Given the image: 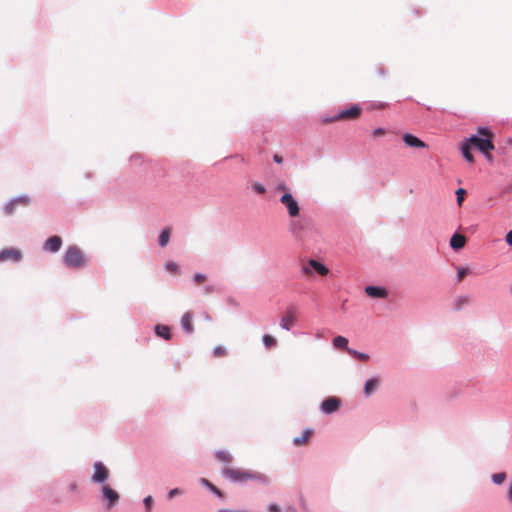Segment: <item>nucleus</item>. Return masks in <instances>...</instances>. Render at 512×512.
I'll list each match as a JSON object with an SVG mask.
<instances>
[{
    "label": "nucleus",
    "instance_id": "ddd939ff",
    "mask_svg": "<svg viewBox=\"0 0 512 512\" xmlns=\"http://www.w3.org/2000/svg\"><path fill=\"white\" fill-rule=\"evenodd\" d=\"M381 380L378 376L369 378L365 381L363 386V395L366 398H369L372 396L380 387Z\"/></svg>",
    "mask_w": 512,
    "mask_h": 512
},
{
    "label": "nucleus",
    "instance_id": "49530a36",
    "mask_svg": "<svg viewBox=\"0 0 512 512\" xmlns=\"http://www.w3.org/2000/svg\"><path fill=\"white\" fill-rule=\"evenodd\" d=\"M507 500L512 503V482L509 485L508 491H507Z\"/></svg>",
    "mask_w": 512,
    "mask_h": 512
},
{
    "label": "nucleus",
    "instance_id": "864d4df0",
    "mask_svg": "<svg viewBox=\"0 0 512 512\" xmlns=\"http://www.w3.org/2000/svg\"><path fill=\"white\" fill-rule=\"evenodd\" d=\"M379 73H380L381 75H384V70L381 68V69L379 70Z\"/></svg>",
    "mask_w": 512,
    "mask_h": 512
},
{
    "label": "nucleus",
    "instance_id": "393cba45",
    "mask_svg": "<svg viewBox=\"0 0 512 512\" xmlns=\"http://www.w3.org/2000/svg\"><path fill=\"white\" fill-rule=\"evenodd\" d=\"M471 148L472 147L470 146V144L467 143L466 141L461 146L463 157L465 158L466 161L470 163L474 161L473 154L471 153Z\"/></svg>",
    "mask_w": 512,
    "mask_h": 512
},
{
    "label": "nucleus",
    "instance_id": "7ed1b4c3",
    "mask_svg": "<svg viewBox=\"0 0 512 512\" xmlns=\"http://www.w3.org/2000/svg\"><path fill=\"white\" fill-rule=\"evenodd\" d=\"M307 227V220L300 215L298 217H290V220L287 223V230L289 234L297 241L303 239Z\"/></svg>",
    "mask_w": 512,
    "mask_h": 512
},
{
    "label": "nucleus",
    "instance_id": "473e14b6",
    "mask_svg": "<svg viewBox=\"0 0 512 512\" xmlns=\"http://www.w3.org/2000/svg\"><path fill=\"white\" fill-rule=\"evenodd\" d=\"M143 504L145 506V509L147 512H151L152 510V504H153V498L152 496L148 495L143 499Z\"/></svg>",
    "mask_w": 512,
    "mask_h": 512
},
{
    "label": "nucleus",
    "instance_id": "4c0bfd02",
    "mask_svg": "<svg viewBox=\"0 0 512 512\" xmlns=\"http://www.w3.org/2000/svg\"><path fill=\"white\" fill-rule=\"evenodd\" d=\"M213 354L215 357H220L226 354V349L223 346H216L213 349Z\"/></svg>",
    "mask_w": 512,
    "mask_h": 512
},
{
    "label": "nucleus",
    "instance_id": "de8ad7c7",
    "mask_svg": "<svg viewBox=\"0 0 512 512\" xmlns=\"http://www.w3.org/2000/svg\"><path fill=\"white\" fill-rule=\"evenodd\" d=\"M77 487H78L77 483L73 482V483L69 484L68 489H69V491L74 492L77 490Z\"/></svg>",
    "mask_w": 512,
    "mask_h": 512
},
{
    "label": "nucleus",
    "instance_id": "0eeeda50",
    "mask_svg": "<svg viewBox=\"0 0 512 512\" xmlns=\"http://www.w3.org/2000/svg\"><path fill=\"white\" fill-rule=\"evenodd\" d=\"M342 405V401L335 396H330L323 400L320 405V410L325 415H330L339 410Z\"/></svg>",
    "mask_w": 512,
    "mask_h": 512
},
{
    "label": "nucleus",
    "instance_id": "b1692460",
    "mask_svg": "<svg viewBox=\"0 0 512 512\" xmlns=\"http://www.w3.org/2000/svg\"><path fill=\"white\" fill-rule=\"evenodd\" d=\"M199 483L200 485L208 488L214 495H216L217 497L221 498L223 497V493L221 492V490H219L215 485H213L209 480H207L206 478H200L199 479Z\"/></svg>",
    "mask_w": 512,
    "mask_h": 512
},
{
    "label": "nucleus",
    "instance_id": "bb28decb",
    "mask_svg": "<svg viewBox=\"0 0 512 512\" xmlns=\"http://www.w3.org/2000/svg\"><path fill=\"white\" fill-rule=\"evenodd\" d=\"M347 345H348V339L345 338L344 336H336L333 339V346L335 348H343V349L347 350V348H348Z\"/></svg>",
    "mask_w": 512,
    "mask_h": 512
},
{
    "label": "nucleus",
    "instance_id": "a18cd8bd",
    "mask_svg": "<svg viewBox=\"0 0 512 512\" xmlns=\"http://www.w3.org/2000/svg\"><path fill=\"white\" fill-rule=\"evenodd\" d=\"M505 240L508 245L512 246V230H510L505 237Z\"/></svg>",
    "mask_w": 512,
    "mask_h": 512
},
{
    "label": "nucleus",
    "instance_id": "3c124183",
    "mask_svg": "<svg viewBox=\"0 0 512 512\" xmlns=\"http://www.w3.org/2000/svg\"><path fill=\"white\" fill-rule=\"evenodd\" d=\"M385 103H378V104H373V108H384L385 107Z\"/></svg>",
    "mask_w": 512,
    "mask_h": 512
},
{
    "label": "nucleus",
    "instance_id": "f3484780",
    "mask_svg": "<svg viewBox=\"0 0 512 512\" xmlns=\"http://www.w3.org/2000/svg\"><path fill=\"white\" fill-rule=\"evenodd\" d=\"M192 318L193 314L190 311L184 313L183 316L181 317V327L188 334H191L194 331L192 325Z\"/></svg>",
    "mask_w": 512,
    "mask_h": 512
},
{
    "label": "nucleus",
    "instance_id": "f8f14e48",
    "mask_svg": "<svg viewBox=\"0 0 512 512\" xmlns=\"http://www.w3.org/2000/svg\"><path fill=\"white\" fill-rule=\"evenodd\" d=\"M296 307L290 306L285 311V314L282 316L280 321V327L286 331L291 329V325L294 324L296 319Z\"/></svg>",
    "mask_w": 512,
    "mask_h": 512
},
{
    "label": "nucleus",
    "instance_id": "6ab92c4d",
    "mask_svg": "<svg viewBox=\"0 0 512 512\" xmlns=\"http://www.w3.org/2000/svg\"><path fill=\"white\" fill-rule=\"evenodd\" d=\"M466 239L464 236L455 233L450 239V247L454 250H460L465 246Z\"/></svg>",
    "mask_w": 512,
    "mask_h": 512
},
{
    "label": "nucleus",
    "instance_id": "8fccbe9b",
    "mask_svg": "<svg viewBox=\"0 0 512 512\" xmlns=\"http://www.w3.org/2000/svg\"><path fill=\"white\" fill-rule=\"evenodd\" d=\"M217 512H248L246 510H229V509H220Z\"/></svg>",
    "mask_w": 512,
    "mask_h": 512
},
{
    "label": "nucleus",
    "instance_id": "603ef678",
    "mask_svg": "<svg viewBox=\"0 0 512 512\" xmlns=\"http://www.w3.org/2000/svg\"><path fill=\"white\" fill-rule=\"evenodd\" d=\"M141 160V155H133L131 157V161H140Z\"/></svg>",
    "mask_w": 512,
    "mask_h": 512
},
{
    "label": "nucleus",
    "instance_id": "dca6fc26",
    "mask_svg": "<svg viewBox=\"0 0 512 512\" xmlns=\"http://www.w3.org/2000/svg\"><path fill=\"white\" fill-rule=\"evenodd\" d=\"M402 138H403L404 143L409 147H413V148H426L427 147V144L425 142H423L422 140H420L419 138H417L416 136H414L410 133H405Z\"/></svg>",
    "mask_w": 512,
    "mask_h": 512
},
{
    "label": "nucleus",
    "instance_id": "ea45409f",
    "mask_svg": "<svg viewBox=\"0 0 512 512\" xmlns=\"http://www.w3.org/2000/svg\"><path fill=\"white\" fill-rule=\"evenodd\" d=\"M301 271L304 275L306 276H311L313 274V269L309 266V264H304L302 267H301Z\"/></svg>",
    "mask_w": 512,
    "mask_h": 512
},
{
    "label": "nucleus",
    "instance_id": "2eb2a0df",
    "mask_svg": "<svg viewBox=\"0 0 512 512\" xmlns=\"http://www.w3.org/2000/svg\"><path fill=\"white\" fill-rule=\"evenodd\" d=\"M62 246V239L59 236L49 237L43 244V250L50 253H56Z\"/></svg>",
    "mask_w": 512,
    "mask_h": 512
},
{
    "label": "nucleus",
    "instance_id": "412c9836",
    "mask_svg": "<svg viewBox=\"0 0 512 512\" xmlns=\"http://www.w3.org/2000/svg\"><path fill=\"white\" fill-rule=\"evenodd\" d=\"M471 299L468 295H460L453 301L452 307L455 311H460L464 306L470 303Z\"/></svg>",
    "mask_w": 512,
    "mask_h": 512
},
{
    "label": "nucleus",
    "instance_id": "c9c22d12",
    "mask_svg": "<svg viewBox=\"0 0 512 512\" xmlns=\"http://www.w3.org/2000/svg\"><path fill=\"white\" fill-rule=\"evenodd\" d=\"M468 272H469L468 268H465V267L458 268L457 280L461 281L468 274Z\"/></svg>",
    "mask_w": 512,
    "mask_h": 512
},
{
    "label": "nucleus",
    "instance_id": "79ce46f5",
    "mask_svg": "<svg viewBox=\"0 0 512 512\" xmlns=\"http://www.w3.org/2000/svg\"><path fill=\"white\" fill-rule=\"evenodd\" d=\"M215 291V288L213 285H206L204 288H203V293L204 294H211Z\"/></svg>",
    "mask_w": 512,
    "mask_h": 512
},
{
    "label": "nucleus",
    "instance_id": "37998d69",
    "mask_svg": "<svg viewBox=\"0 0 512 512\" xmlns=\"http://www.w3.org/2000/svg\"><path fill=\"white\" fill-rule=\"evenodd\" d=\"M276 189L279 190V191H284V193L289 192L288 191L289 189H288V187H287V185L285 183H279L277 185Z\"/></svg>",
    "mask_w": 512,
    "mask_h": 512
},
{
    "label": "nucleus",
    "instance_id": "1a4fd4ad",
    "mask_svg": "<svg viewBox=\"0 0 512 512\" xmlns=\"http://www.w3.org/2000/svg\"><path fill=\"white\" fill-rule=\"evenodd\" d=\"M101 493L103 498L107 500V503L105 505L106 509L113 508L120 499L119 494L109 485H103L101 488Z\"/></svg>",
    "mask_w": 512,
    "mask_h": 512
},
{
    "label": "nucleus",
    "instance_id": "39448f33",
    "mask_svg": "<svg viewBox=\"0 0 512 512\" xmlns=\"http://www.w3.org/2000/svg\"><path fill=\"white\" fill-rule=\"evenodd\" d=\"M280 203L285 206L289 217H298L300 214V206L298 201L290 192L284 193L280 199Z\"/></svg>",
    "mask_w": 512,
    "mask_h": 512
},
{
    "label": "nucleus",
    "instance_id": "4468645a",
    "mask_svg": "<svg viewBox=\"0 0 512 512\" xmlns=\"http://www.w3.org/2000/svg\"><path fill=\"white\" fill-rule=\"evenodd\" d=\"M364 291L371 298L385 299L389 295V291L383 286L368 285Z\"/></svg>",
    "mask_w": 512,
    "mask_h": 512
},
{
    "label": "nucleus",
    "instance_id": "20e7f679",
    "mask_svg": "<svg viewBox=\"0 0 512 512\" xmlns=\"http://www.w3.org/2000/svg\"><path fill=\"white\" fill-rule=\"evenodd\" d=\"M362 108L358 104L352 105L350 108L340 111L332 117L323 116L321 121L325 124L342 119H356L360 116Z\"/></svg>",
    "mask_w": 512,
    "mask_h": 512
},
{
    "label": "nucleus",
    "instance_id": "58836bf2",
    "mask_svg": "<svg viewBox=\"0 0 512 512\" xmlns=\"http://www.w3.org/2000/svg\"><path fill=\"white\" fill-rule=\"evenodd\" d=\"M182 494V491L181 489L179 488H173L171 489L168 494H167V499L171 500L173 499L174 497L178 496V495H181Z\"/></svg>",
    "mask_w": 512,
    "mask_h": 512
},
{
    "label": "nucleus",
    "instance_id": "aec40b11",
    "mask_svg": "<svg viewBox=\"0 0 512 512\" xmlns=\"http://www.w3.org/2000/svg\"><path fill=\"white\" fill-rule=\"evenodd\" d=\"M308 264L314 271H316L321 276H325L329 273V269L324 264L320 263L315 259H309Z\"/></svg>",
    "mask_w": 512,
    "mask_h": 512
},
{
    "label": "nucleus",
    "instance_id": "f704fd0d",
    "mask_svg": "<svg viewBox=\"0 0 512 512\" xmlns=\"http://www.w3.org/2000/svg\"><path fill=\"white\" fill-rule=\"evenodd\" d=\"M165 268L167 271L172 272V273L179 272V266L175 262H167L165 264Z\"/></svg>",
    "mask_w": 512,
    "mask_h": 512
},
{
    "label": "nucleus",
    "instance_id": "4be33fe9",
    "mask_svg": "<svg viewBox=\"0 0 512 512\" xmlns=\"http://www.w3.org/2000/svg\"><path fill=\"white\" fill-rule=\"evenodd\" d=\"M312 433H313V430L310 428L303 430L301 436L295 437L293 439V441H292L293 444L295 446H301V445L305 444L308 441V439Z\"/></svg>",
    "mask_w": 512,
    "mask_h": 512
},
{
    "label": "nucleus",
    "instance_id": "9d476101",
    "mask_svg": "<svg viewBox=\"0 0 512 512\" xmlns=\"http://www.w3.org/2000/svg\"><path fill=\"white\" fill-rule=\"evenodd\" d=\"M222 473L224 477L230 479L232 482L247 481L249 476V471L234 468H224Z\"/></svg>",
    "mask_w": 512,
    "mask_h": 512
},
{
    "label": "nucleus",
    "instance_id": "a878e982",
    "mask_svg": "<svg viewBox=\"0 0 512 512\" xmlns=\"http://www.w3.org/2000/svg\"><path fill=\"white\" fill-rule=\"evenodd\" d=\"M169 239H170V229L166 228V229L162 230L161 233L159 234L158 243L161 247H165L168 244Z\"/></svg>",
    "mask_w": 512,
    "mask_h": 512
},
{
    "label": "nucleus",
    "instance_id": "09e8293b",
    "mask_svg": "<svg viewBox=\"0 0 512 512\" xmlns=\"http://www.w3.org/2000/svg\"><path fill=\"white\" fill-rule=\"evenodd\" d=\"M273 160H274L276 163H278V164H280V163H282V162H283V158H282L280 155H278V154H275V155H274Z\"/></svg>",
    "mask_w": 512,
    "mask_h": 512
},
{
    "label": "nucleus",
    "instance_id": "c03bdc74",
    "mask_svg": "<svg viewBox=\"0 0 512 512\" xmlns=\"http://www.w3.org/2000/svg\"><path fill=\"white\" fill-rule=\"evenodd\" d=\"M385 133V130L383 128H376L373 130L374 136H381Z\"/></svg>",
    "mask_w": 512,
    "mask_h": 512
},
{
    "label": "nucleus",
    "instance_id": "a211bd4d",
    "mask_svg": "<svg viewBox=\"0 0 512 512\" xmlns=\"http://www.w3.org/2000/svg\"><path fill=\"white\" fill-rule=\"evenodd\" d=\"M154 331L158 337H161L164 340L168 341L172 338V333L169 326L157 324L154 328Z\"/></svg>",
    "mask_w": 512,
    "mask_h": 512
},
{
    "label": "nucleus",
    "instance_id": "f03ea898",
    "mask_svg": "<svg viewBox=\"0 0 512 512\" xmlns=\"http://www.w3.org/2000/svg\"><path fill=\"white\" fill-rule=\"evenodd\" d=\"M63 263L68 268L78 269L86 266L87 258L78 246L71 245L64 254Z\"/></svg>",
    "mask_w": 512,
    "mask_h": 512
},
{
    "label": "nucleus",
    "instance_id": "6e6552de",
    "mask_svg": "<svg viewBox=\"0 0 512 512\" xmlns=\"http://www.w3.org/2000/svg\"><path fill=\"white\" fill-rule=\"evenodd\" d=\"M94 473L91 477V481L93 483L102 484L106 482L109 478V470L108 468L100 461H96L93 465Z\"/></svg>",
    "mask_w": 512,
    "mask_h": 512
},
{
    "label": "nucleus",
    "instance_id": "c756f323",
    "mask_svg": "<svg viewBox=\"0 0 512 512\" xmlns=\"http://www.w3.org/2000/svg\"><path fill=\"white\" fill-rule=\"evenodd\" d=\"M215 456L218 460L226 462V463H230L232 461L231 454L224 450L217 451Z\"/></svg>",
    "mask_w": 512,
    "mask_h": 512
},
{
    "label": "nucleus",
    "instance_id": "9b49d317",
    "mask_svg": "<svg viewBox=\"0 0 512 512\" xmlns=\"http://www.w3.org/2000/svg\"><path fill=\"white\" fill-rule=\"evenodd\" d=\"M21 260L22 253L16 248H6L0 251V262H20Z\"/></svg>",
    "mask_w": 512,
    "mask_h": 512
},
{
    "label": "nucleus",
    "instance_id": "2f4dec72",
    "mask_svg": "<svg viewBox=\"0 0 512 512\" xmlns=\"http://www.w3.org/2000/svg\"><path fill=\"white\" fill-rule=\"evenodd\" d=\"M262 340H263V344L267 348L275 346L277 343L276 339L273 336L268 335V334L264 335Z\"/></svg>",
    "mask_w": 512,
    "mask_h": 512
},
{
    "label": "nucleus",
    "instance_id": "cd10ccee",
    "mask_svg": "<svg viewBox=\"0 0 512 512\" xmlns=\"http://www.w3.org/2000/svg\"><path fill=\"white\" fill-rule=\"evenodd\" d=\"M347 352L354 358L360 361H367L369 359V355L363 352H359L352 348H347Z\"/></svg>",
    "mask_w": 512,
    "mask_h": 512
},
{
    "label": "nucleus",
    "instance_id": "a19ab883",
    "mask_svg": "<svg viewBox=\"0 0 512 512\" xmlns=\"http://www.w3.org/2000/svg\"><path fill=\"white\" fill-rule=\"evenodd\" d=\"M267 509L269 512H280L279 505H277L275 503L268 505Z\"/></svg>",
    "mask_w": 512,
    "mask_h": 512
},
{
    "label": "nucleus",
    "instance_id": "c85d7f7f",
    "mask_svg": "<svg viewBox=\"0 0 512 512\" xmlns=\"http://www.w3.org/2000/svg\"><path fill=\"white\" fill-rule=\"evenodd\" d=\"M507 478V474L505 472H499L491 475V481L495 485H502Z\"/></svg>",
    "mask_w": 512,
    "mask_h": 512
},
{
    "label": "nucleus",
    "instance_id": "f257e3e1",
    "mask_svg": "<svg viewBox=\"0 0 512 512\" xmlns=\"http://www.w3.org/2000/svg\"><path fill=\"white\" fill-rule=\"evenodd\" d=\"M466 142L478 149L486 158H491L490 151L494 150L493 133L487 127H479L478 134L471 135Z\"/></svg>",
    "mask_w": 512,
    "mask_h": 512
},
{
    "label": "nucleus",
    "instance_id": "72a5a7b5",
    "mask_svg": "<svg viewBox=\"0 0 512 512\" xmlns=\"http://www.w3.org/2000/svg\"><path fill=\"white\" fill-rule=\"evenodd\" d=\"M252 188L253 190L258 193V194H264L266 193V187L259 183V182H255L253 185H252Z\"/></svg>",
    "mask_w": 512,
    "mask_h": 512
},
{
    "label": "nucleus",
    "instance_id": "5701e85b",
    "mask_svg": "<svg viewBox=\"0 0 512 512\" xmlns=\"http://www.w3.org/2000/svg\"><path fill=\"white\" fill-rule=\"evenodd\" d=\"M248 480H255L263 485L270 484V478L265 474L258 472H249Z\"/></svg>",
    "mask_w": 512,
    "mask_h": 512
},
{
    "label": "nucleus",
    "instance_id": "7c9ffc66",
    "mask_svg": "<svg viewBox=\"0 0 512 512\" xmlns=\"http://www.w3.org/2000/svg\"><path fill=\"white\" fill-rule=\"evenodd\" d=\"M466 193L467 192L464 188H459L456 190L455 194H456V202H457L458 206H462Z\"/></svg>",
    "mask_w": 512,
    "mask_h": 512
},
{
    "label": "nucleus",
    "instance_id": "423d86ee",
    "mask_svg": "<svg viewBox=\"0 0 512 512\" xmlns=\"http://www.w3.org/2000/svg\"><path fill=\"white\" fill-rule=\"evenodd\" d=\"M31 202V199L28 195H19L17 197L12 198L9 202L5 204L4 212L7 216L14 214L16 208L19 206L27 207Z\"/></svg>",
    "mask_w": 512,
    "mask_h": 512
},
{
    "label": "nucleus",
    "instance_id": "e433bc0d",
    "mask_svg": "<svg viewBox=\"0 0 512 512\" xmlns=\"http://www.w3.org/2000/svg\"><path fill=\"white\" fill-rule=\"evenodd\" d=\"M207 279V276L203 273H195L193 275L194 282L201 284Z\"/></svg>",
    "mask_w": 512,
    "mask_h": 512
}]
</instances>
